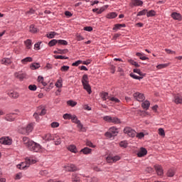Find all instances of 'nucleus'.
I'll return each mask as SVG.
<instances>
[{
	"mask_svg": "<svg viewBox=\"0 0 182 182\" xmlns=\"http://www.w3.org/2000/svg\"><path fill=\"white\" fill-rule=\"evenodd\" d=\"M124 134H127L129 137H136L137 133L132 127H127L124 129Z\"/></svg>",
	"mask_w": 182,
	"mask_h": 182,
	"instance_id": "5",
	"label": "nucleus"
},
{
	"mask_svg": "<svg viewBox=\"0 0 182 182\" xmlns=\"http://www.w3.org/2000/svg\"><path fill=\"white\" fill-rule=\"evenodd\" d=\"M147 18H150L151 16H156V11L150 10L149 11H146Z\"/></svg>",
	"mask_w": 182,
	"mask_h": 182,
	"instance_id": "33",
	"label": "nucleus"
},
{
	"mask_svg": "<svg viewBox=\"0 0 182 182\" xmlns=\"http://www.w3.org/2000/svg\"><path fill=\"white\" fill-rule=\"evenodd\" d=\"M86 146H88V147H92V149H95V147H96V146L94 145L93 143H92V141H87Z\"/></svg>",
	"mask_w": 182,
	"mask_h": 182,
	"instance_id": "60",
	"label": "nucleus"
},
{
	"mask_svg": "<svg viewBox=\"0 0 182 182\" xmlns=\"http://www.w3.org/2000/svg\"><path fill=\"white\" fill-rule=\"evenodd\" d=\"M171 16L175 21H180L182 19V16H181V14H180V13L173 12V13L171 14Z\"/></svg>",
	"mask_w": 182,
	"mask_h": 182,
	"instance_id": "15",
	"label": "nucleus"
},
{
	"mask_svg": "<svg viewBox=\"0 0 182 182\" xmlns=\"http://www.w3.org/2000/svg\"><path fill=\"white\" fill-rule=\"evenodd\" d=\"M136 137H137V139H143V137H144V133L143 132H139L138 134H136Z\"/></svg>",
	"mask_w": 182,
	"mask_h": 182,
	"instance_id": "61",
	"label": "nucleus"
},
{
	"mask_svg": "<svg viewBox=\"0 0 182 182\" xmlns=\"http://www.w3.org/2000/svg\"><path fill=\"white\" fill-rule=\"evenodd\" d=\"M132 8L134 6H143V1L141 0H132L130 3Z\"/></svg>",
	"mask_w": 182,
	"mask_h": 182,
	"instance_id": "10",
	"label": "nucleus"
},
{
	"mask_svg": "<svg viewBox=\"0 0 182 182\" xmlns=\"http://www.w3.org/2000/svg\"><path fill=\"white\" fill-rule=\"evenodd\" d=\"M35 124L33 123H30L27 124L26 127H20L18 129V132L21 134H25L26 136L29 135L30 133H32V131L33 130V127Z\"/></svg>",
	"mask_w": 182,
	"mask_h": 182,
	"instance_id": "2",
	"label": "nucleus"
},
{
	"mask_svg": "<svg viewBox=\"0 0 182 182\" xmlns=\"http://www.w3.org/2000/svg\"><path fill=\"white\" fill-rule=\"evenodd\" d=\"M109 131L114 135V136L119 134V129L116 128V127H110Z\"/></svg>",
	"mask_w": 182,
	"mask_h": 182,
	"instance_id": "23",
	"label": "nucleus"
},
{
	"mask_svg": "<svg viewBox=\"0 0 182 182\" xmlns=\"http://www.w3.org/2000/svg\"><path fill=\"white\" fill-rule=\"evenodd\" d=\"M27 49H31L32 48V40L31 39H27L25 42H24Z\"/></svg>",
	"mask_w": 182,
	"mask_h": 182,
	"instance_id": "31",
	"label": "nucleus"
},
{
	"mask_svg": "<svg viewBox=\"0 0 182 182\" xmlns=\"http://www.w3.org/2000/svg\"><path fill=\"white\" fill-rule=\"evenodd\" d=\"M23 141L26 147H27L28 144H29V143H31V141H32V140L29 139L28 137L24 136V137H23Z\"/></svg>",
	"mask_w": 182,
	"mask_h": 182,
	"instance_id": "35",
	"label": "nucleus"
},
{
	"mask_svg": "<svg viewBox=\"0 0 182 182\" xmlns=\"http://www.w3.org/2000/svg\"><path fill=\"white\" fill-rule=\"evenodd\" d=\"M0 144L6 146H11L12 144V139L9 136H4L0 139Z\"/></svg>",
	"mask_w": 182,
	"mask_h": 182,
	"instance_id": "6",
	"label": "nucleus"
},
{
	"mask_svg": "<svg viewBox=\"0 0 182 182\" xmlns=\"http://www.w3.org/2000/svg\"><path fill=\"white\" fill-rule=\"evenodd\" d=\"M28 89H29V90H31L32 92H35L38 89V87H36V85H30L28 86Z\"/></svg>",
	"mask_w": 182,
	"mask_h": 182,
	"instance_id": "56",
	"label": "nucleus"
},
{
	"mask_svg": "<svg viewBox=\"0 0 182 182\" xmlns=\"http://www.w3.org/2000/svg\"><path fill=\"white\" fill-rule=\"evenodd\" d=\"M108 6H105V7H102L100 10L98 9V11L97 12V14L98 15H100V14H102L103 12H105V10L106 9V8H107Z\"/></svg>",
	"mask_w": 182,
	"mask_h": 182,
	"instance_id": "62",
	"label": "nucleus"
},
{
	"mask_svg": "<svg viewBox=\"0 0 182 182\" xmlns=\"http://www.w3.org/2000/svg\"><path fill=\"white\" fill-rule=\"evenodd\" d=\"M73 116V115L70 114H63V117L65 120H71Z\"/></svg>",
	"mask_w": 182,
	"mask_h": 182,
	"instance_id": "48",
	"label": "nucleus"
},
{
	"mask_svg": "<svg viewBox=\"0 0 182 182\" xmlns=\"http://www.w3.org/2000/svg\"><path fill=\"white\" fill-rule=\"evenodd\" d=\"M129 62L131 65H133L134 66H135V68H140V65L139 64L138 62H136L133 60H129Z\"/></svg>",
	"mask_w": 182,
	"mask_h": 182,
	"instance_id": "47",
	"label": "nucleus"
},
{
	"mask_svg": "<svg viewBox=\"0 0 182 182\" xmlns=\"http://www.w3.org/2000/svg\"><path fill=\"white\" fill-rule=\"evenodd\" d=\"M7 95L9 97H11V99H18V97H19V93L14 90L8 91Z\"/></svg>",
	"mask_w": 182,
	"mask_h": 182,
	"instance_id": "11",
	"label": "nucleus"
},
{
	"mask_svg": "<svg viewBox=\"0 0 182 182\" xmlns=\"http://www.w3.org/2000/svg\"><path fill=\"white\" fill-rule=\"evenodd\" d=\"M58 126H59V122H54L51 123V127H53V129H55Z\"/></svg>",
	"mask_w": 182,
	"mask_h": 182,
	"instance_id": "64",
	"label": "nucleus"
},
{
	"mask_svg": "<svg viewBox=\"0 0 182 182\" xmlns=\"http://www.w3.org/2000/svg\"><path fill=\"white\" fill-rule=\"evenodd\" d=\"M55 59H69V57H66L65 55H54Z\"/></svg>",
	"mask_w": 182,
	"mask_h": 182,
	"instance_id": "58",
	"label": "nucleus"
},
{
	"mask_svg": "<svg viewBox=\"0 0 182 182\" xmlns=\"http://www.w3.org/2000/svg\"><path fill=\"white\" fill-rule=\"evenodd\" d=\"M117 16V13L111 12L107 14L106 18H107V19H114V18H116Z\"/></svg>",
	"mask_w": 182,
	"mask_h": 182,
	"instance_id": "27",
	"label": "nucleus"
},
{
	"mask_svg": "<svg viewBox=\"0 0 182 182\" xmlns=\"http://www.w3.org/2000/svg\"><path fill=\"white\" fill-rule=\"evenodd\" d=\"M106 137L108 139H112V137H114V135L112 134V132L109 130V132H107L105 134Z\"/></svg>",
	"mask_w": 182,
	"mask_h": 182,
	"instance_id": "54",
	"label": "nucleus"
},
{
	"mask_svg": "<svg viewBox=\"0 0 182 182\" xmlns=\"http://www.w3.org/2000/svg\"><path fill=\"white\" fill-rule=\"evenodd\" d=\"M16 119V113H10L6 114L4 117V120H6V122H14Z\"/></svg>",
	"mask_w": 182,
	"mask_h": 182,
	"instance_id": "8",
	"label": "nucleus"
},
{
	"mask_svg": "<svg viewBox=\"0 0 182 182\" xmlns=\"http://www.w3.org/2000/svg\"><path fill=\"white\" fill-rule=\"evenodd\" d=\"M58 44L66 46L68 45V41L65 40H58Z\"/></svg>",
	"mask_w": 182,
	"mask_h": 182,
	"instance_id": "51",
	"label": "nucleus"
},
{
	"mask_svg": "<svg viewBox=\"0 0 182 182\" xmlns=\"http://www.w3.org/2000/svg\"><path fill=\"white\" fill-rule=\"evenodd\" d=\"M112 117L111 116H105L102 117L103 120H105V122H107V123H112Z\"/></svg>",
	"mask_w": 182,
	"mask_h": 182,
	"instance_id": "45",
	"label": "nucleus"
},
{
	"mask_svg": "<svg viewBox=\"0 0 182 182\" xmlns=\"http://www.w3.org/2000/svg\"><path fill=\"white\" fill-rule=\"evenodd\" d=\"M109 100L114 103H119L120 102V100L114 97H109Z\"/></svg>",
	"mask_w": 182,
	"mask_h": 182,
	"instance_id": "55",
	"label": "nucleus"
},
{
	"mask_svg": "<svg viewBox=\"0 0 182 182\" xmlns=\"http://www.w3.org/2000/svg\"><path fill=\"white\" fill-rule=\"evenodd\" d=\"M43 139L46 140V141H50L55 140V136L50 134H46L43 136Z\"/></svg>",
	"mask_w": 182,
	"mask_h": 182,
	"instance_id": "16",
	"label": "nucleus"
},
{
	"mask_svg": "<svg viewBox=\"0 0 182 182\" xmlns=\"http://www.w3.org/2000/svg\"><path fill=\"white\" fill-rule=\"evenodd\" d=\"M134 100H137V102H144L146 97H144V94L140 93L139 92L134 93L133 95Z\"/></svg>",
	"mask_w": 182,
	"mask_h": 182,
	"instance_id": "7",
	"label": "nucleus"
},
{
	"mask_svg": "<svg viewBox=\"0 0 182 182\" xmlns=\"http://www.w3.org/2000/svg\"><path fill=\"white\" fill-rule=\"evenodd\" d=\"M33 116L34 119H36V122H39V108L38 109L37 112H35Z\"/></svg>",
	"mask_w": 182,
	"mask_h": 182,
	"instance_id": "49",
	"label": "nucleus"
},
{
	"mask_svg": "<svg viewBox=\"0 0 182 182\" xmlns=\"http://www.w3.org/2000/svg\"><path fill=\"white\" fill-rule=\"evenodd\" d=\"M102 99L103 100H107V99H109V100L110 97H109V93L108 92H102Z\"/></svg>",
	"mask_w": 182,
	"mask_h": 182,
	"instance_id": "40",
	"label": "nucleus"
},
{
	"mask_svg": "<svg viewBox=\"0 0 182 182\" xmlns=\"http://www.w3.org/2000/svg\"><path fill=\"white\" fill-rule=\"evenodd\" d=\"M56 43H58V40H56V39H53V40H51V41L48 43V46H49L50 47L55 46V45H56Z\"/></svg>",
	"mask_w": 182,
	"mask_h": 182,
	"instance_id": "50",
	"label": "nucleus"
},
{
	"mask_svg": "<svg viewBox=\"0 0 182 182\" xmlns=\"http://www.w3.org/2000/svg\"><path fill=\"white\" fill-rule=\"evenodd\" d=\"M141 107L144 109V110H149V108L150 107V101L145 100L144 102H142Z\"/></svg>",
	"mask_w": 182,
	"mask_h": 182,
	"instance_id": "19",
	"label": "nucleus"
},
{
	"mask_svg": "<svg viewBox=\"0 0 182 182\" xmlns=\"http://www.w3.org/2000/svg\"><path fill=\"white\" fill-rule=\"evenodd\" d=\"M159 136H166V133L164 132V129H163V128L159 129Z\"/></svg>",
	"mask_w": 182,
	"mask_h": 182,
	"instance_id": "63",
	"label": "nucleus"
},
{
	"mask_svg": "<svg viewBox=\"0 0 182 182\" xmlns=\"http://www.w3.org/2000/svg\"><path fill=\"white\" fill-rule=\"evenodd\" d=\"M71 120L73 123H75V124H77V127L79 129L80 132H86V127H83L82 122H80V120L77 119L76 115H73V117H71Z\"/></svg>",
	"mask_w": 182,
	"mask_h": 182,
	"instance_id": "4",
	"label": "nucleus"
},
{
	"mask_svg": "<svg viewBox=\"0 0 182 182\" xmlns=\"http://www.w3.org/2000/svg\"><path fill=\"white\" fill-rule=\"evenodd\" d=\"M169 63H164V64H159L158 65H156V68L158 69H165V68H167L168 66H169Z\"/></svg>",
	"mask_w": 182,
	"mask_h": 182,
	"instance_id": "42",
	"label": "nucleus"
},
{
	"mask_svg": "<svg viewBox=\"0 0 182 182\" xmlns=\"http://www.w3.org/2000/svg\"><path fill=\"white\" fill-rule=\"evenodd\" d=\"M38 109H39V116H45L46 113V109L42 107H39Z\"/></svg>",
	"mask_w": 182,
	"mask_h": 182,
	"instance_id": "37",
	"label": "nucleus"
},
{
	"mask_svg": "<svg viewBox=\"0 0 182 182\" xmlns=\"http://www.w3.org/2000/svg\"><path fill=\"white\" fill-rule=\"evenodd\" d=\"M63 83V81L62 80H58L55 83L56 87H58L60 89V87H62Z\"/></svg>",
	"mask_w": 182,
	"mask_h": 182,
	"instance_id": "52",
	"label": "nucleus"
},
{
	"mask_svg": "<svg viewBox=\"0 0 182 182\" xmlns=\"http://www.w3.org/2000/svg\"><path fill=\"white\" fill-rule=\"evenodd\" d=\"M129 76L131 77H132L133 79H136V80H141V79H143V77H140V76L136 75L133 73H130Z\"/></svg>",
	"mask_w": 182,
	"mask_h": 182,
	"instance_id": "38",
	"label": "nucleus"
},
{
	"mask_svg": "<svg viewBox=\"0 0 182 182\" xmlns=\"http://www.w3.org/2000/svg\"><path fill=\"white\" fill-rule=\"evenodd\" d=\"M33 59L32 58V57H26L21 60L23 65H26L28 62H33Z\"/></svg>",
	"mask_w": 182,
	"mask_h": 182,
	"instance_id": "24",
	"label": "nucleus"
},
{
	"mask_svg": "<svg viewBox=\"0 0 182 182\" xmlns=\"http://www.w3.org/2000/svg\"><path fill=\"white\" fill-rule=\"evenodd\" d=\"M128 144H129L127 143V141H122L121 142H119V146L123 147L124 149H126Z\"/></svg>",
	"mask_w": 182,
	"mask_h": 182,
	"instance_id": "46",
	"label": "nucleus"
},
{
	"mask_svg": "<svg viewBox=\"0 0 182 182\" xmlns=\"http://www.w3.org/2000/svg\"><path fill=\"white\" fill-rule=\"evenodd\" d=\"M67 105H68V106H71V107H75V106L77 105V102L70 100L67 102Z\"/></svg>",
	"mask_w": 182,
	"mask_h": 182,
	"instance_id": "43",
	"label": "nucleus"
},
{
	"mask_svg": "<svg viewBox=\"0 0 182 182\" xmlns=\"http://www.w3.org/2000/svg\"><path fill=\"white\" fill-rule=\"evenodd\" d=\"M81 82L82 85L89 84V76L87 74L83 75Z\"/></svg>",
	"mask_w": 182,
	"mask_h": 182,
	"instance_id": "20",
	"label": "nucleus"
},
{
	"mask_svg": "<svg viewBox=\"0 0 182 182\" xmlns=\"http://www.w3.org/2000/svg\"><path fill=\"white\" fill-rule=\"evenodd\" d=\"M33 14H35L33 9H31L29 11L26 12V15H27V16H31V15H33Z\"/></svg>",
	"mask_w": 182,
	"mask_h": 182,
	"instance_id": "59",
	"label": "nucleus"
},
{
	"mask_svg": "<svg viewBox=\"0 0 182 182\" xmlns=\"http://www.w3.org/2000/svg\"><path fill=\"white\" fill-rule=\"evenodd\" d=\"M39 68H41V64H39V63H33L30 66L31 70H36V69H39Z\"/></svg>",
	"mask_w": 182,
	"mask_h": 182,
	"instance_id": "25",
	"label": "nucleus"
},
{
	"mask_svg": "<svg viewBox=\"0 0 182 182\" xmlns=\"http://www.w3.org/2000/svg\"><path fill=\"white\" fill-rule=\"evenodd\" d=\"M147 14V9H144L140 11H139L136 14V16H143Z\"/></svg>",
	"mask_w": 182,
	"mask_h": 182,
	"instance_id": "41",
	"label": "nucleus"
},
{
	"mask_svg": "<svg viewBox=\"0 0 182 182\" xmlns=\"http://www.w3.org/2000/svg\"><path fill=\"white\" fill-rule=\"evenodd\" d=\"M147 154V149L146 148L141 147L139 151L136 154L138 157H144Z\"/></svg>",
	"mask_w": 182,
	"mask_h": 182,
	"instance_id": "13",
	"label": "nucleus"
},
{
	"mask_svg": "<svg viewBox=\"0 0 182 182\" xmlns=\"http://www.w3.org/2000/svg\"><path fill=\"white\" fill-rule=\"evenodd\" d=\"M65 168L66 171H77V170H79L77 166L72 164L67 166H65Z\"/></svg>",
	"mask_w": 182,
	"mask_h": 182,
	"instance_id": "12",
	"label": "nucleus"
},
{
	"mask_svg": "<svg viewBox=\"0 0 182 182\" xmlns=\"http://www.w3.org/2000/svg\"><path fill=\"white\" fill-rule=\"evenodd\" d=\"M68 150H69V151H71V153H77V149L76 148V146L73 144L68 146Z\"/></svg>",
	"mask_w": 182,
	"mask_h": 182,
	"instance_id": "26",
	"label": "nucleus"
},
{
	"mask_svg": "<svg viewBox=\"0 0 182 182\" xmlns=\"http://www.w3.org/2000/svg\"><path fill=\"white\" fill-rule=\"evenodd\" d=\"M41 43H42V41H38L34 45V49H36V50H41Z\"/></svg>",
	"mask_w": 182,
	"mask_h": 182,
	"instance_id": "53",
	"label": "nucleus"
},
{
	"mask_svg": "<svg viewBox=\"0 0 182 182\" xmlns=\"http://www.w3.org/2000/svg\"><path fill=\"white\" fill-rule=\"evenodd\" d=\"M136 55L141 59V60H149V58L143 55L141 53H136Z\"/></svg>",
	"mask_w": 182,
	"mask_h": 182,
	"instance_id": "32",
	"label": "nucleus"
},
{
	"mask_svg": "<svg viewBox=\"0 0 182 182\" xmlns=\"http://www.w3.org/2000/svg\"><path fill=\"white\" fill-rule=\"evenodd\" d=\"M71 180L73 182H82V181H80V176L77 173H73Z\"/></svg>",
	"mask_w": 182,
	"mask_h": 182,
	"instance_id": "18",
	"label": "nucleus"
},
{
	"mask_svg": "<svg viewBox=\"0 0 182 182\" xmlns=\"http://www.w3.org/2000/svg\"><path fill=\"white\" fill-rule=\"evenodd\" d=\"M122 28H126V24H124V23H122V24L117 23L114 26L112 30L119 31V29H122Z\"/></svg>",
	"mask_w": 182,
	"mask_h": 182,
	"instance_id": "21",
	"label": "nucleus"
},
{
	"mask_svg": "<svg viewBox=\"0 0 182 182\" xmlns=\"http://www.w3.org/2000/svg\"><path fill=\"white\" fill-rule=\"evenodd\" d=\"M47 38H48L49 39H53V38H55V36H56V32L55 31H51L50 32V33H48L46 35Z\"/></svg>",
	"mask_w": 182,
	"mask_h": 182,
	"instance_id": "39",
	"label": "nucleus"
},
{
	"mask_svg": "<svg viewBox=\"0 0 182 182\" xmlns=\"http://www.w3.org/2000/svg\"><path fill=\"white\" fill-rule=\"evenodd\" d=\"M14 77L20 80H23V79H26V73L19 71L14 73Z\"/></svg>",
	"mask_w": 182,
	"mask_h": 182,
	"instance_id": "9",
	"label": "nucleus"
},
{
	"mask_svg": "<svg viewBox=\"0 0 182 182\" xmlns=\"http://www.w3.org/2000/svg\"><path fill=\"white\" fill-rule=\"evenodd\" d=\"M174 174H176V172L173 169H169L167 172V176L168 177H173Z\"/></svg>",
	"mask_w": 182,
	"mask_h": 182,
	"instance_id": "44",
	"label": "nucleus"
},
{
	"mask_svg": "<svg viewBox=\"0 0 182 182\" xmlns=\"http://www.w3.org/2000/svg\"><path fill=\"white\" fill-rule=\"evenodd\" d=\"M38 83H41L42 85H43V86H46L48 84L46 83V82H45L43 80V77H42V76H41V75H39L38 77Z\"/></svg>",
	"mask_w": 182,
	"mask_h": 182,
	"instance_id": "36",
	"label": "nucleus"
},
{
	"mask_svg": "<svg viewBox=\"0 0 182 182\" xmlns=\"http://www.w3.org/2000/svg\"><path fill=\"white\" fill-rule=\"evenodd\" d=\"M1 63L2 65H11V63H12V60H10V58H3L1 60Z\"/></svg>",
	"mask_w": 182,
	"mask_h": 182,
	"instance_id": "30",
	"label": "nucleus"
},
{
	"mask_svg": "<svg viewBox=\"0 0 182 182\" xmlns=\"http://www.w3.org/2000/svg\"><path fill=\"white\" fill-rule=\"evenodd\" d=\"M83 89L87 92L88 95H90L92 93V87H90V85L88 84H84L82 85Z\"/></svg>",
	"mask_w": 182,
	"mask_h": 182,
	"instance_id": "22",
	"label": "nucleus"
},
{
	"mask_svg": "<svg viewBox=\"0 0 182 182\" xmlns=\"http://www.w3.org/2000/svg\"><path fill=\"white\" fill-rule=\"evenodd\" d=\"M27 149L30 151H33V153H39L41 151V144L32 141L28 144Z\"/></svg>",
	"mask_w": 182,
	"mask_h": 182,
	"instance_id": "3",
	"label": "nucleus"
},
{
	"mask_svg": "<svg viewBox=\"0 0 182 182\" xmlns=\"http://www.w3.org/2000/svg\"><path fill=\"white\" fill-rule=\"evenodd\" d=\"M69 69H70V67L68 65H63L60 68L61 72H68V70H69Z\"/></svg>",
	"mask_w": 182,
	"mask_h": 182,
	"instance_id": "57",
	"label": "nucleus"
},
{
	"mask_svg": "<svg viewBox=\"0 0 182 182\" xmlns=\"http://www.w3.org/2000/svg\"><path fill=\"white\" fill-rule=\"evenodd\" d=\"M111 123H113L114 124H120L122 123V121L118 117H113L111 119Z\"/></svg>",
	"mask_w": 182,
	"mask_h": 182,
	"instance_id": "29",
	"label": "nucleus"
},
{
	"mask_svg": "<svg viewBox=\"0 0 182 182\" xmlns=\"http://www.w3.org/2000/svg\"><path fill=\"white\" fill-rule=\"evenodd\" d=\"M174 102L176 105H181L182 103V96L180 95H176L174 96Z\"/></svg>",
	"mask_w": 182,
	"mask_h": 182,
	"instance_id": "17",
	"label": "nucleus"
},
{
	"mask_svg": "<svg viewBox=\"0 0 182 182\" xmlns=\"http://www.w3.org/2000/svg\"><path fill=\"white\" fill-rule=\"evenodd\" d=\"M29 31L31 33H36V32H38V28L36 27H35V25L33 24H31L30 26V30Z\"/></svg>",
	"mask_w": 182,
	"mask_h": 182,
	"instance_id": "34",
	"label": "nucleus"
},
{
	"mask_svg": "<svg viewBox=\"0 0 182 182\" xmlns=\"http://www.w3.org/2000/svg\"><path fill=\"white\" fill-rule=\"evenodd\" d=\"M36 160L26 158L24 162H21L20 164L17 165V168L20 170H26L31 166V164H35Z\"/></svg>",
	"mask_w": 182,
	"mask_h": 182,
	"instance_id": "1",
	"label": "nucleus"
},
{
	"mask_svg": "<svg viewBox=\"0 0 182 182\" xmlns=\"http://www.w3.org/2000/svg\"><path fill=\"white\" fill-rule=\"evenodd\" d=\"M154 168L156 170V172L157 173L158 176H163L164 174L163 171V167L160 165H155Z\"/></svg>",
	"mask_w": 182,
	"mask_h": 182,
	"instance_id": "14",
	"label": "nucleus"
},
{
	"mask_svg": "<svg viewBox=\"0 0 182 182\" xmlns=\"http://www.w3.org/2000/svg\"><path fill=\"white\" fill-rule=\"evenodd\" d=\"M80 153H83V154H90V153H92V149L85 147L80 150Z\"/></svg>",
	"mask_w": 182,
	"mask_h": 182,
	"instance_id": "28",
	"label": "nucleus"
}]
</instances>
